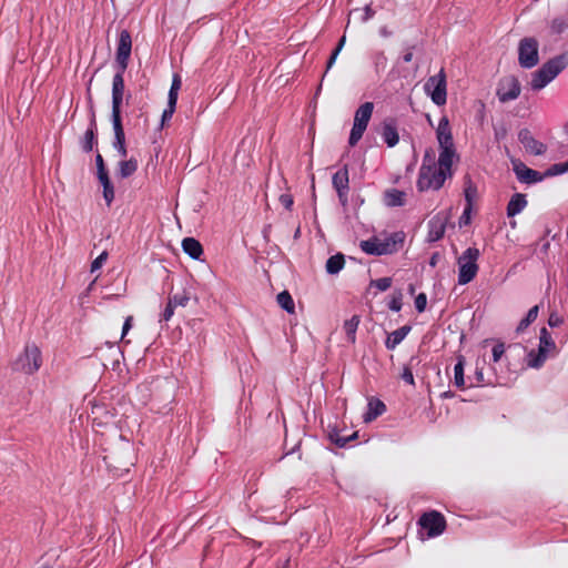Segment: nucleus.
Listing matches in <instances>:
<instances>
[{"mask_svg":"<svg viewBox=\"0 0 568 568\" xmlns=\"http://www.w3.org/2000/svg\"><path fill=\"white\" fill-rule=\"evenodd\" d=\"M375 131L382 136L388 148H394L399 141L398 123L393 116L385 118Z\"/></svg>","mask_w":568,"mask_h":568,"instance_id":"obj_14","label":"nucleus"},{"mask_svg":"<svg viewBox=\"0 0 568 568\" xmlns=\"http://www.w3.org/2000/svg\"><path fill=\"white\" fill-rule=\"evenodd\" d=\"M420 166H426L433 169L437 166V162L435 161V153L432 149H427L423 156V163Z\"/></svg>","mask_w":568,"mask_h":568,"instance_id":"obj_42","label":"nucleus"},{"mask_svg":"<svg viewBox=\"0 0 568 568\" xmlns=\"http://www.w3.org/2000/svg\"><path fill=\"white\" fill-rule=\"evenodd\" d=\"M454 158L458 159V154L456 152L455 145L453 146H439V156L437 161V166H452Z\"/></svg>","mask_w":568,"mask_h":568,"instance_id":"obj_28","label":"nucleus"},{"mask_svg":"<svg viewBox=\"0 0 568 568\" xmlns=\"http://www.w3.org/2000/svg\"><path fill=\"white\" fill-rule=\"evenodd\" d=\"M138 170V160L131 158L129 160H122L118 164V175L121 179H128L132 176Z\"/></svg>","mask_w":568,"mask_h":568,"instance_id":"obj_30","label":"nucleus"},{"mask_svg":"<svg viewBox=\"0 0 568 568\" xmlns=\"http://www.w3.org/2000/svg\"><path fill=\"white\" fill-rule=\"evenodd\" d=\"M505 353V345L504 343H497L494 347H493V361L496 363L498 362L501 356L504 355Z\"/></svg>","mask_w":568,"mask_h":568,"instance_id":"obj_53","label":"nucleus"},{"mask_svg":"<svg viewBox=\"0 0 568 568\" xmlns=\"http://www.w3.org/2000/svg\"><path fill=\"white\" fill-rule=\"evenodd\" d=\"M568 67V51L546 61L538 70L531 73L530 88L539 91L548 85L558 74Z\"/></svg>","mask_w":568,"mask_h":568,"instance_id":"obj_1","label":"nucleus"},{"mask_svg":"<svg viewBox=\"0 0 568 568\" xmlns=\"http://www.w3.org/2000/svg\"><path fill=\"white\" fill-rule=\"evenodd\" d=\"M132 321H133V317L132 316H128L124 321V324H123V327H122V339L124 338V336L128 334V332L131 329L132 327Z\"/></svg>","mask_w":568,"mask_h":568,"instance_id":"obj_62","label":"nucleus"},{"mask_svg":"<svg viewBox=\"0 0 568 568\" xmlns=\"http://www.w3.org/2000/svg\"><path fill=\"white\" fill-rule=\"evenodd\" d=\"M124 74L114 73L112 79V111H111V122L112 124H123L122 123V104L124 100Z\"/></svg>","mask_w":568,"mask_h":568,"instance_id":"obj_10","label":"nucleus"},{"mask_svg":"<svg viewBox=\"0 0 568 568\" xmlns=\"http://www.w3.org/2000/svg\"><path fill=\"white\" fill-rule=\"evenodd\" d=\"M418 524L427 532V536L432 538L442 535L446 529L444 515L436 510L423 514Z\"/></svg>","mask_w":568,"mask_h":568,"instance_id":"obj_12","label":"nucleus"},{"mask_svg":"<svg viewBox=\"0 0 568 568\" xmlns=\"http://www.w3.org/2000/svg\"><path fill=\"white\" fill-rule=\"evenodd\" d=\"M511 163L516 178L521 183L534 184L541 182L545 179V173H540L539 171L528 168L518 159H513Z\"/></svg>","mask_w":568,"mask_h":568,"instance_id":"obj_15","label":"nucleus"},{"mask_svg":"<svg viewBox=\"0 0 568 568\" xmlns=\"http://www.w3.org/2000/svg\"><path fill=\"white\" fill-rule=\"evenodd\" d=\"M180 89H181V78L179 74H174L169 94L178 95Z\"/></svg>","mask_w":568,"mask_h":568,"instance_id":"obj_54","label":"nucleus"},{"mask_svg":"<svg viewBox=\"0 0 568 568\" xmlns=\"http://www.w3.org/2000/svg\"><path fill=\"white\" fill-rule=\"evenodd\" d=\"M182 248L193 260H201L203 255L202 244L194 237H185L182 241Z\"/></svg>","mask_w":568,"mask_h":568,"instance_id":"obj_26","label":"nucleus"},{"mask_svg":"<svg viewBox=\"0 0 568 568\" xmlns=\"http://www.w3.org/2000/svg\"><path fill=\"white\" fill-rule=\"evenodd\" d=\"M361 317L359 315H353L349 320L344 323V331L346 334V338L349 343L354 344L356 341V331L359 325Z\"/></svg>","mask_w":568,"mask_h":568,"instance_id":"obj_32","label":"nucleus"},{"mask_svg":"<svg viewBox=\"0 0 568 568\" xmlns=\"http://www.w3.org/2000/svg\"><path fill=\"white\" fill-rule=\"evenodd\" d=\"M468 381L470 382V384L468 385V387H475V386H484L486 385L485 384V378H484V372H483V367H476V371L474 373V376H469L468 377Z\"/></svg>","mask_w":568,"mask_h":568,"instance_id":"obj_40","label":"nucleus"},{"mask_svg":"<svg viewBox=\"0 0 568 568\" xmlns=\"http://www.w3.org/2000/svg\"><path fill=\"white\" fill-rule=\"evenodd\" d=\"M437 179L435 180L437 186H443L447 178L453 176L452 166H437Z\"/></svg>","mask_w":568,"mask_h":568,"instance_id":"obj_39","label":"nucleus"},{"mask_svg":"<svg viewBox=\"0 0 568 568\" xmlns=\"http://www.w3.org/2000/svg\"><path fill=\"white\" fill-rule=\"evenodd\" d=\"M521 92V85L516 75H507L498 81L496 95L501 103L516 100Z\"/></svg>","mask_w":568,"mask_h":568,"instance_id":"obj_11","label":"nucleus"},{"mask_svg":"<svg viewBox=\"0 0 568 568\" xmlns=\"http://www.w3.org/2000/svg\"><path fill=\"white\" fill-rule=\"evenodd\" d=\"M414 363H419V359L416 356L410 357L408 364L404 366L403 373L400 375L402 379L409 385H415V379L412 369Z\"/></svg>","mask_w":568,"mask_h":568,"instance_id":"obj_34","label":"nucleus"},{"mask_svg":"<svg viewBox=\"0 0 568 568\" xmlns=\"http://www.w3.org/2000/svg\"><path fill=\"white\" fill-rule=\"evenodd\" d=\"M568 172V161L550 165L544 173L545 178H551Z\"/></svg>","mask_w":568,"mask_h":568,"instance_id":"obj_37","label":"nucleus"},{"mask_svg":"<svg viewBox=\"0 0 568 568\" xmlns=\"http://www.w3.org/2000/svg\"><path fill=\"white\" fill-rule=\"evenodd\" d=\"M276 301L278 305L288 314H293L295 312L294 300L288 291H283L278 293L276 296Z\"/></svg>","mask_w":568,"mask_h":568,"instance_id":"obj_33","label":"nucleus"},{"mask_svg":"<svg viewBox=\"0 0 568 568\" xmlns=\"http://www.w3.org/2000/svg\"><path fill=\"white\" fill-rule=\"evenodd\" d=\"M425 92L430 97L432 101L440 106L447 101V81L444 68L433 77H429L424 84Z\"/></svg>","mask_w":568,"mask_h":568,"instance_id":"obj_7","label":"nucleus"},{"mask_svg":"<svg viewBox=\"0 0 568 568\" xmlns=\"http://www.w3.org/2000/svg\"><path fill=\"white\" fill-rule=\"evenodd\" d=\"M405 233L394 232L385 240L381 241L377 236L362 241L359 247L368 255L381 256L396 253L404 244Z\"/></svg>","mask_w":568,"mask_h":568,"instance_id":"obj_2","label":"nucleus"},{"mask_svg":"<svg viewBox=\"0 0 568 568\" xmlns=\"http://www.w3.org/2000/svg\"><path fill=\"white\" fill-rule=\"evenodd\" d=\"M80 145L83 152L89 153L98 145V123L95 119V111L93 106L90 109V121L83 138L80 140Z\"/></svg>","mask_w":568,"mask_h":568,"instance_id":"obj_17","label":"nucleus"},{"mask_svg":"<svg viewBox=\"0 0 568 568\" xmlns=\"http://www.w3.org/2000/svg\"><path fill=\"white\" fill-rule=\"evenodd\" d=\"M410 331H412L410 325H404V326L395 329L387 336V338L385 341V347L389 351L395 349L403 342V339L408 335V333Z\"/></svg>","mask_w":568,"mask_h":568,"instance_id":"obj_23","label":"nucleus"},{"mask_svg":"<svg viewBox=\"0 0 568 568\" xmlns=\"http://www.w3.org/2000/svg\"><path fill=\"white\" fill-rule=\"evenodd\" d=\"M282 506H260L257 509L258 518L265 523L284 524L287 520V516L281 509Z\"/></svg>","mask_w":568,"mask_h":568,"instance_id":"obj_20","label":"nucleus"},{"mask_svg":"<svg viewBox=\"0 0 568 568\" xmlns=\"http://www.w3.org/2000/svg\"><path fill=\"white\" fill-rule=\"evenodd\" d=\"M176 103H178V95L169 94L168 104H166L165 109L175 112Z\"/></svg>","mask_w":568,"mask_h":568,"instance_id":"obj_59","label":"nucleus"},{"mask_svg":"<svg viewBox=\"0 0 568 568\" xmlns=\"http://www.w3.org/2000/svg\"><path fill=\"white\" fill-rule=\"evenodd\" d=\"M480 251L477 247H468L458 258V284L466 285L470 283L477 275L479 266L477 261Z\"/></svg>","mask_w":568,"mask_h":568,"instance_id":"obj_3","label":"nucleus"},{"mask_svg":"<svg viewBox=\"0 0 568 568\" xmlns=\"http://www.w3.org/2000/svg\"><path fill=\"white\" fill-rule=\"evenodd\" d=\"M538 312H539V306L538 305H535L532 306L528 313L526 314L525 318L527 321H529L530 323L535 322L537 316H538Z\"/></svg>","mask_w":568,"mask_h":568,"instance_id":"obj_57","label":"nucleus"},{"mask_svg":"<svg viewBox=\"0 0 568 568\" xmlns=\"http://www.w3.org/2000/svg\"><path fill=\"white\" fill-rule=\"evenodd\" d=\"M427 305V296L425 293H419L415 298V307L418 313H422L425 311Z\"/></svg>","mask_w":568,"mask_h":568,"instance_id":"obj_47","label":"nucleus"},{"mask_svg":"<svg viewBox=\"0 0 568 568\" xmlns=\"http://www.w3.org/2000/svg\"><path fill=\"white\" fill-rule=\"evenodd\" d=\"M358 438V433L357 432H354L353 434L346 436V437H343V438H336L335 440V445L339 448H343L345 447L348 443L355 440Z\"/></svg>","mask_w":568,"mask_h":568,"instance_id":"obj_50","label":"nucleus"},{"mask_svg":"<svg viewBox=\"0 0 568 568\" xmlns=\"http://www.w3.org/2000/svg\"><path fill=\"white\" fill-rule=\"evenodd\" d=\"M556 349V343L546 327L540 329L538 353L534 349L527 354V365L531 368H540L547 359V353Z\"/></svg>","mask_w":568,"mask_h":568,"instance_id":"obj_6","label":"nucleus"},{"mask_svg":"<svg viewBox=\"0 0 568 568\" xmlns=\"http://www.w3.org/2000/svg\"><path fill=\"white\" fill-rule=\"evenodd\" d=\"M97 176H98V180L100 182L101 185H105L106 183H111V179L109 176V171H102V172H97Z\"/></svg>","mask_w":568,"mask_h":568,"instance_id":"obj_58","label":"nucleus"},{"mask_svg":"<svg viewBox=\"0 0 568 568\" xmlns=\"http://www.w3.org/2000/svg\"><path fill=\"white\" fill-rule=\"evenodd\" d=\"M386 412V405L379 398L372 397L367 404V410L363 418L365 423L375 420L378 416Z\"/></svg>","mask_w":568,"mask_h":568,"instance_id":"obj_22","label":"nucleus"},{"mask_svg":"<svg viewBox=\"0 0 568 568\" xmlns=\"http://www.w3.org/2000/svg\"><path fill=\"white\" fill-rule=\"evenodd\" d=\"M103 187V199L108 206L111 205V203L114 200V186L113 183H106L105 185H102Z\"/></svg>","mask_w":568,"mask_h":568,"instance_id":"obj_44","label":"nucleus"},{"mask_svg":"<svg viewBox=\"0 0 568 568\" xmlns=\"http://www.w3.org/2000/svg\"><path fill=\"white\" fill-rule=\"evenodd\" d=\"M337 55L338 53L336 51L333 50L327 63H326V70L323 74V78L325 77V74L327 73V71L333 67V64L335 63L336 59H337Z\"/></svg>","mask_w":568,"mask_h":568,"instance_id":"obj_63","label":"nucleus"},{"mask_svg":"<svg viewBox=\"0 0 568 568\" xmlns=\"http://www.w3.org/2000/svg\"><path fill=\"white\" fill-rule=\"evenodd\" d=\"M332 185L337 193L339 204L343 207H346L348 205L349 192L348 164H344L337 172L333 174Z\"/></svg>","mask_w":568,"mask_h":568,"instance_id":"obj_13","label":"nucleus"},{"mask_svg":"<svg viewBox=\"0 0 568 568\" xmlns=\"http://www.w3.org/2000/svg\"><path fill=\"white\" fill-rule=\"evenodd\" d=\"M108 258V252L106 251H103L92 263H91V272H95L98 271L99 268H101V266L103 265V263L106 261Z\"/></svg>","mask_w":568,"mask_h":568,"instance_id":"obj_49","label":"nucleus"},{"mask_svg":"<svg viewBox=\"0 0 568 568\" xmlns=\"http://www.w3.org/2000/svg\"><path fill=\"white\" fill-rule=\"evenodd\" d=\"M437 170L435 166L433 169L420 166L418 172V179L416 182V187L419 192H426L428 190L438 191L443 186H437L435 180L437 179Z\"/></svg>","mask_w":568,"mask_h":568,"instance_id":"obj_18","label":"nucleus"},{"mask_svg":"<svg viewBox=\"0 0 568 568\" xmlns=\"http://www.w3.org/2000/svg\"><path fill=\"white\" fill-rule=\"evenodd\" d=\"M280 203L288 211L292 210V206L294 204L293 196L288 193H283L280 195Z\"/></svg>","mask_w":568,"mask_h":568,"instance_id":"obj_52","label":"nucleus"},{"mask_svg":"<svg viewBox=\"0 0 568 568\" xmlns=\"http://www.w3.org/2000/svg\"><path fill=\"white\" fill-rule=\"evenodd\" d=\"M465 363L466 359L463 355L457 356V362L454 366V385L460 389L466 388L465 381Z\"/></svg>","mask_w":568,"mask_h":568,"instance_id":"obj_29","label":"nucleus"},{"mask_svg":"<svg viewBox=\"0 0 568 568\" xmlns=\"http://www.w3.org/2000/svg\"><path fill=\"white\" fill-rule=\"evenodd\" d=\"M448 220L449 214L440 212L428 221L427 241L429 243L437 242L444 237Z\"/></svg>","mask_w":568,"mask_h":568,"instance_id":"obj_16","label":"nucleus"},{"mask_svg":"<svg viewBox=\"0 0 568 568\" xmlns=\"http://www.w3.org/2000/svg\"><path fill=\"white\" fill-rule=\"evenodd\" d=\"M476 193H477L476 186H474L471 184V182L469 181V185L464 191V195H465V200H466V206H471L473 207V202H474V199L476 196Z\"/></svg>","mask_w":568,"mask_h":568,"instance_id":"obj_45","label":"nucleus"},{"mask_svg":"<svg viewBox=\"0 0 568 568\" xmlns=\"http://www.w3.org/2000/svg\"><path fill=\"white\" fill-rule=\"evenodd\" d=\"M170 302L176 307V306H183L185 307L191 300L190 292L186 290H183L181 293H175L173 295L169 296Z\"/></svg>","mask_w":568,"mask_h":568,"instance_id":"obj_36","label":"nucleus"},{"mask_svg":"<svg viewBox=\"0 0 568 568\" xmlns=\"http://www.w3.org/2000/svg\"><path fill=\"white\" fill-rule=\"evenodd\" d=\"M97 172L106 171L104 160L100 153L95 155Z\"/></svg>","mask_w":568,"mask_h":568,"instance_id":"obj_60","label":"nucleus"},{"mask_svg":"<svg viewBox=\"0 0 568 568\" xmlns=\"http://www.w3.org/2000/svg\"><path fill=\"white\" fill-rule=\"evenodd\" d=\"M344 264H345L344 254L337 253V254L332 255L331 257H328V260L326 261L325 268H326V272L328 274L335 275L339 271L343 270Z\"/></svg>","mask_w":568,"mask_h":568,"instance_id":"obj_31","label":"nucleus"},{"mask_svg":"<svg viewBox=\"0 0 568 568\" xmlns=\"http://www.w3.org/2000/svg\"><path fill=\"white\" fill-rule=\"evenodd\" d=\"M539 43L534 37H525L518 43V63L523 69H532L539 63Z\"/></svg>","mask_w":568,"mask_h":568,"instance_id":"obj_8","label":"nucleus"},{"mask_svg":"<svg viewBox=\"0 0 568 568\" xmlns=\"http://www.w3.org/2000/svg\"><path fill=\"white\" fill-rule=\"evenodd\" d=\"M41 365L42 356L39 347L36 344H27L23 352L12 363V369L32 375Z\"/></svg>","mask_w":568,"mask_h":568,"instance_id":"obj_4","label":"nucleus"},{"mask_svg":"<svg viewBox=\"0 0 568 568\" xmlns=\"http://www.w3.org/2000/svg\"><path fill=\"white\" fill-rule=\"evenodd\" d=\"M568 29V18L557 17L550 22V31L554 34H561Z\"/></svg>","mask_w":568,"mask_h":568,"instance_id":"obj_35","label":"nucleus"},{"mask_svg":"<svg viewBox=\"0 0 568 568\" xmlns=\"http://www.w3.org/2000/svg\"><path fill=\"white\" fill-rule=\"evenodd\" d=\"M403 306V293L400 290H397L393 293L390 301L388 302V307L393 312H399Z\"/></svg>","mask_w":568,"mask_h":568,"instance_id":"obj_38","label":"nucleus"},{"mask_svg":"<svg viewBox=\"0 0 568 568\" xmlns=\"http://www.w3.org/2000/svg\"><path fill=\"white\" fill-rule=\"evenodd\" d=\"M471 210H473L471 206H465V209L463 211V214L460 215V217L458 220L459 227L467 226V225L470 224V221H471V217H470Z\"/></svg>","mask_w":568,"mask_h":568,"instance_id":"obj_46","label":"nucleus"},{"mask_svg":"<svg viewBox=\"0 0 568 568\" xmlns=\"http://www.w3.org/2000/svg\"><path fill=\"white\" fill-rule=\"evenodd\" d=\"M173 114H174L173 111L164 109L162 116H161L160 129H162L164 126V124L172 119Z\"/></svg>","mask_w":568,"mask_h":568,"instance_id":"obj_61","label":"nucleus"},{"mask_svg":"<svg viewBox=\"0 0 568 568\" xmlns=\"http://www.w3.org/2000/svg\"><path fill=\"white\" fill-rule=\"evenodd\" d=\"M518 140L530 154L542 155L547 151L546 144L536 140L527 128L519 130Z\"/></svg>","mask_w":568,"mask_h":568,"instance_id":"obj_19","label":"nucleus"},{"mask_svg":"<svg viewBox=\"0 0 568 568\" xmlns=\"http://www.w3.org/2000/svg\"><path fill=\"white\" fill-rule=\"evenodd\" d=\"M384 203L386 206H403L406 203V193L397 189H388L384 192Z\"/></svg>","mask_w":568,"mask_h":568,"instance_id":"obj_27","label":"nucleus"},{"mask_svg":"<svg viewBox=\"0 0 568 568\" xmlns=\"http://www.w3.org/2000/svg\"><path fill=\"white\" fill-rule=\"evenodd\" d=\"M392 277H381L377 280H372L369 286H375L378 291L384 292L392 286Z\"/></svg>","mask_w":568,"mask_h":568,"instance_id":"obj_41","label":"nucleus"},{"mask_svg":"<svg viewBox=\"0 0 568 568\" xmlns=\"http://www.w3.org/2000/svg\"><path fill=\"white\" fill-rule=\"evenodd\" d=\"M494 136L498 142L504 140L507 136V128L505 125L494 128Z\"/></svg>","mask_w":568,"mask_h":568,"instance_id":"obj_56","label":"nucleus"},{"mask_svg":"<svg viewBox=\"0 0 568 568\" xmlns=\"http://www.w3.org/2000/svg\"><path fill=\"white\" fill-rule=\"evenodd\" d=\"M325 433H326V436H327V439L335 444V440L336 438H343L344 436L341 435V430L339 428L336 426V425H328L327 428L325 429Z\"/></svg>","mask_w":568,"mask_h":568,"instance_id":"obj_43","label":"nucleus"},{"mask_svg":"<svg viewBox=\"0 0 568 568\" xmlns=\"http://www.w3.org/2000/svg\"><path fill=\"white\" fill-rule=\"evenodd\" d=\"M564 323V318L557 314V312H551L548 317V325L554 327H559Z\"/></svg>","mask_w":568,"mask_h":568,"instance_id":"obj_51","label":"nucleus"},{"mask_svg":"<svg viewBox=\"0 0 568 568\" xmlns=\"http://www.w3.org/2000/svg\"><path fill=\"white\" fill-rule=\"evenodd\" d=\"M374 110L373 102H365L355 111L353 128L349 133L348 144L355 146L363 138Z\"/></svg>","mask_w":568,"mask_h":568,"instance_id":"obj_5","label":"nucleus"},{"mask_svg":"<svg viewBox=\"0 0 568 568\" xmlns=\"http://www.w3.org/2000/svg\"><path fill=\"white\" fill-rule=\"evenodd\" d=\"M175 306L169 301L160 315V321H170L174 314Z\"/></svg>","mask_w":568,"mask_h":568,"instance_id":"obj_48","label":"nucleus"},{"mask_svg":"<svg viewBox=\"0 0 568 568\" xmlns=\"http://www.w3.org/2000/svg\"><path fill=\"white\" fill-rule=\"evenodd\" d=\"M372 4L373 3H369L364 7V16L362 17L363 22H367L375 16L376 10L372 8Z\"/></svg>","mask_w":568,"mask_h":568,"instance_id":"obj_55","label":"nucleus"},{"mask_svg":"<svg viewBox=\"0 0 568 568\" xmlns=\"http://www.w3.org/2000/svg\"><path fill=\"white\" fill-rule=\"evenodd\" d=\"M132 51V38L126 29H123L119 33L118 45L115 51V73L124 74L128 69L130 57Z\"/></svg>","mask_w":568,"mask_h":568,"instance_id":"obj_9","label":"nucleus"},{"mask_svg":"<svg viewBox=\"0 0 568 568\" xmlns=\"http://www.w3.org/2000/svg\"><path fill=\"white\" fill-rule=\"evenodd\" d=\"M114 132V140L112 142V146L118 151V153L125 158L128 155L126 143H125V132L123 124H112Z\"/></svg>","mask_w":568,"mask_h":568,"instance_id":"obj_25","label":"nucleus"},{"mask_svg":"<svg viewBox=\"0 0 568 568\" xmlns=\"http://www.w3.org/2000/svg\"><path fill=\"white\" fill-rule=\"evenodd\" d=\"M531 323L527 321L525 317L519 322L516 332L521 333L524 332Z\"/></svg>","mask_w":568,"mask_h":568,"instance_id":"obj_64","label":"nucleus"},{"mask_svg":"<svg viewBox=\"0 0 568 568\" xmlns=\"http://www.w3.org/2000/svg\"><path fill=\"white\" fill-rule=\"evenodd\" d=\"M527 206L526 195L523 193H515L506 207L507 216L514 217L519 214Z\"/></svg>","mask_w":568,"mask_h":568,"instance_id":"obj_24","label":"nucleus"},{"mask_svg":"<svg viewBox=\"0 0 568 568\" xmlns=\"http://www.w3.org/2000/svg\"><path fill=\"white\" fill-rule=\"evenodd\" d=\"M436 136H437V141H438L439 146H445V145L453 146V145H455L454 144L452 129H450V125H449V120H448V118L446 115L442 116L440 120H439V123H438V126H437V130H436Z\"/></svg>","mask_w":568,"mask_h":568,"instance_id":"obj_21","label":"nucleus"}]
</instances>
